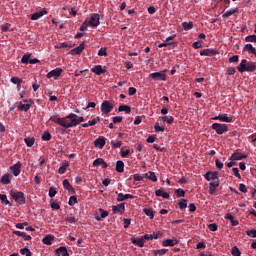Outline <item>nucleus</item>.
<instances>
[{
  "label": "nucleus",
  "mask_w": 256,
  "mask_h": 256,
  "mask_svg": "<svg viewBox=\"0 0 256 256\" xmlns=\"http://www.w3.org/2000/svg\"><path fill=\"white\" fill-rule=\"evenodd\" d=\"M163 121V123H167V125H173L175 123V118L173 116H162L159 117Z\"/></svg>",
  "instance_id": "c9c22d12"
},
{
  "label": "nucleus",
  "mask_w": 256,
  "mask_h": 256,
  "mask_svg": "<svg viewBox=\"0 0 256 256\" xmlns=\"http://www.w3.org/2000/svg\"><path fill=\"white\" fill-rule=\"evenodd\" d=\"M94 147L103 149L105 147V137H99L94 141Z\"/></svg>",
  "instance_id": "bb28decb"
},
{
  "label": "nucleus",
  "mask_w": 256,
  "mask_h": 256,
  "mask_svg": "<svg viewBox=\"0 0 256 256\" xmlns=\"http://www.w3.org/2000/svg\"><path fill=\"white\" fill-rule=\"evenodd\" d=\"M0 199L2 200V202L4 203V205H10L11 206V202L9 200H7V195L5 194H0Z\"/></svg>",
  "instance_id": "5fc2aeb1"
},
{
  "label": "nucleus",
  "mask_w": 256,
  "mask_h": 256,
  "mask_svg": "<svg viewBox=\"0 0 256 256\" xmlns=\"http://www.w3.org/2000/svg\"><path fill=\"white\" fill-rule=\"evenodd\" d=\"M88 25H90V27H99V25H101L98 13H93L91 15L90 20H88Z\"/></svg>",
  "instance_id": "9d476101"
},
{
  "label": "nucleus",
  "mask_w": 256,
  "mask_h": 256,
  "mask_svg": "<svg viewBox=\"0 0 256 256\" xmlns=\"http://www.w3.org/2000/svg\"><path fill=\"white\" fill-rule=\"evenodd\" d=\"M53 241H55V236L53 235H47L42 239L44 245H53Z\"/></svg>",
  "instance_id": "473e14b6"
},
{
  "label": "nucleus",
  "mask_w": 256,
  "mask_h": 256,
  "mask_svg": "<svg viewBox=\"0 0 256 256\" xmlns=\"http://www.w3.org/2000/svg\"><path fill=\"white\" fill-rule=\"evenodd\" d=\"M42 141H51V133L49 131H45L42 134Z\"/></svg>",
  "instance_id": "de8ad7c7"
},
{
  "label": "nucleus",
  "mask_w": 256,
  "mask_h": 256,
  "mask_svg": "<svg viewBox=\"0 0 256 256\" xmlns=\"http://www.w3.org/2000/svg\"><path fill=\"white\" fill-rule=\"evenodd\" d=\"M55 254L57 256H69V252L67 251V247L61 246L55 250Z\"/></svg>",
  "instance_id": "a878e982"
},
{
  "label": "nucleus",
  "mask_w": 256,
  "mask_h": 256,
  "mask_svg": "<svg viewBox=\"0 0 256 256\" xmlns=\"http://www.w3.org/2000/svg\"><path fill=\"white\" fill-rule=\"evenodd\" d=\"M165 73H167V69L160 72H153L149 77L152 81H167V75Z\"/></svg>",
  "instance_id": "39448f33"
},
{
  "label": "nucleus",
  "mask_w": 256,
  "mask_h": 256,
  "mask_svg": "<svg viewBox=\"0 0 256 256\" xmlns=\"http://www.w3.org/2000/svg\"><path fill=\"white\" fill-rule=\"evenodd\" d=\"M246 235H248V237H253V238H255V237H256V230H255V229L247 230V231H246Z\"/></svg>",
  "instance_id": "e2e57ef3"
},
{
  "label": "nucleus",
  "mask_w": 256,
  "mask_h": 256,
  "mask_svg": "<svg viewBox=\"0 0 256 256\" xmlns=\"http://www.w3.org/2000/svg\"><path fill=\"white\" fill-rule=\"evenodd\" d=\"M75 203H77V197L76 196H71L69 198L68 205H70V207H73V205H75Z\"/></svg>",
  "instance_id": "bf43d9fd"
},
{
  "label": "nucleus",
  "mask_w": 256,
  "mask_h": 256,
  "mask_svg": "<svg viewBox=\"0 0 256 256\" xmlns=\"http://www.w3.org/2000/svg\"><path fill=\"white\" fill-rule=\"evenodd\" d=\"M208 229H209L210 231H217L218 226H217V224L212 223V224H209V225H208Z\"/></svg>",
  "instance_id": "774afa93"
},
{
  "label": "nucleus",
  "mask_w": 256,
  "mask_h": 256,
  "mask_svg": "<svg viewBox=\"0 0 256 256\" xmlns=\"http://www.w3.org/2000/svg\"><path fill=\"white\" fill-rule=\"evenodd\" d=\"M100 165L102 166V169H107V167H108L107 162H105V160H103V158L95 159L93 162V167H100Z\"/></svg>",
  "instance_id": "4be33fe9"
},
{
  "label": "nucleus",
  "mask_w": 256,
  "mask_h": 256,
  "mask_svg": "<svg viewBox=\"0 0 256 256\" xmlns=\"http://www.w3.org/2000/svg\"><path fill=\"white\" fill-rule=\"evenodd\" d=\"M21 167H23V163L18 161L14 165L10 166L9 170L11 171L12 175H14V177H19V175H21Z\"/></svg>",
  "instance_id": "1a4fd4ad"
},
{
  "label": "nucleus",
  "mask_w": 256,
  "mask_h": 256,
  "mask_svg": "<svg viewBox=\"0 0 256 256\" xmlns=\"http://www.w3.org/2000/svg\"><path fill=\"white\" fill-rule=\"evenodd\" d=\"M145 238L141 237V238H132L131 239V243H133V245H136V247H145Z\"/></svg>",
  "instance_id": "b1692460"
},
{
  "label": "nucleus",
  "mask_w": 256,
  "mask_h": 256,
  "mask_svg": "<svg viewBox=\"0 0 256 256\" xmlns=\"http://www.w3.org/2000/svg\"><path fill=\"white\" fill-rule=\"evenodd\" d=\"M49 121L56 123V125H60L63 129H70L71 127H77L80 123L85 122V118L83 116H78L75 113H70L63 118L59 117V115L51 116Z\"/></svg>",
  "instance_id": "f257e3e1"
},
{
  "label": "nucleus",
  "mask_w": 256,
  "mask_h": 256,
  "mask_svg": "<svg viewBox=\"0 0 256 256\" xmlns=\"http://www.w3.org/2000/svg\"><path fill=\"white\" fill-rule=\"evenodd\" d=\"M116 171L117 173H123V171H125V163H123V161L118 160L116 162Z\"/></svg>",
  "instance_id": "4c0bfd02"
},
{
  "label": "nucleus",
  "mask_w": 256,
  "mask_h": 256,
  "mask_svg": "<svg viewBox=\"0 0 256 256\" xmlns=\"http://www.w3.org/2000/svg\"><path fill=\"white\" fill-rule=\"evenodd\" d=\"M176 197H185V190L183 189H176L175 190Z\"/></svg>",
  "instance_id": "4d7b16f0"
},
{
  "label": "nucleus",
  "mask_w": 256,
  "mask_h": 256,
  "mask_svg": "<svg viewBox=\"0 0 256 256\" xmlns=\"http://www.w3.org/2000/svg\"><path fill=\"white\" fill-rule=\"evenodd\" d=\"M169 251L168 249H159V250H153V255H165Z\"/></svg>",
  "instance_id": "49530a36"
},
{
  "label": "nucleus",
  "mask_w": 256,
  "mask_h": 256,
  "mask_svg": "<svg viewBox=\"0 0 256 256\" xmlns=\"http://www.w3.org/2000/svg\"><path fill=\"white\" fill-rule=\"evenodd\" d=\"M161 237V232H153L152 234H145L144 235V239H146V241H153V239H158Z\"/></svg>",
  "instance_id": "5701e85b"
},
{
  "label": "nucleus",
  "mask_w": 256,
  "mask_h": 256,
  "mask_svg": "<svg viewBox=\"0 0 256 256\" xmlns=\"http://www.w3.org/2000/svg\"><path fill=\"white\" fill-rule=\"evenodd\" d=\"M114 107H115V102L104 100L101 104L100 109L103 115H109V113L113 111Z\"/></svg>",
  "instance_id": "20e7f679"
},
{
  "label": "nucleus",
  "mask_w": 256,
  "mask_h": 256,
  "mask_svg": "<svg viewBox=\"0 0 256 256\" xmlns=\"http://www.w3.org/2000/svg\"><path fill=\"white\" fill-rule=\"evenodd\" d=\"M129 153H131V151L129 149H126L125 147H123L121 149L120 155L121 157L125 158L129 156Z\"/></svg>",
  "instance_id": "3c124183"
},
{
  "label": "nucleus",
  "mask_w": 256,
  "mask_h": 256,
  "mask_svg": "<svg viewBox=\"0 0 256 256\" xmlns=\"http://www.w3.org/2000/svg\"><path fill=\"white\" fill-rule=\"evenodd\" d=\"M98 211L100 213V216H99V214L95 215L96 221H102V219H106V217H109V212L108 211L103 210L102 208H99Z\"/></svg>",
  "instance_id": "aec40b11"
},
{
  "label": "nucleus",
  "mask_w": 256,
  "mask_h": 256,
  "mask_svg": "<svg viewBox=\"0 0 256 256\" xmlns=\"http://www.w3.org/2000/svg\"><path fill=\"white\" fill-rule=\"evenodd\" d=\"M13 181V174L11 173H5L1 178H0V183L1 185H9Z\"/></svg>",
  "instance_id": "4468645a"
},
{
  "label": "nucleus",
  "mask_w": 256,
  "mask_h": 256,
  "mask_svg": "<svg viewBox=\"0 0 256 256\" xmlns=\"http://www.w3.org/2000/svg\"><path fill=\"white\" fill-rule=\"evenodd\" d=\"M143 213L149 217V219H154L155 218V211H153V208H143Z\"/></svg>",
  "instance_id": "e433bc0d"
},
{
  "label": "nucleus",
  "mask_w": 256,
  "mask_h": 256,
  "mask_svg": "<svg viewBox=\"0 0 256 256\" xmlns=\"http://www.w3.org/2000/svg\"><path fill=\"white\" fill-rule=\"evenodd\" d=\"M211 129L216 131L217 135H223V133H227V131H229V126H227V124L213 123Z\"/></svg>",
  "instance_id": "423d86ee"
},
{
  "label": "nucleus",
  "mask_w": 256,
  "mask_h": 256,
  "mask_svg": "<svg viewBox=\"0 0 256 256\" xmlns=\"http://www.w3.org/2000/svg\"><path fill=\"white\" fill-rule=\"evenodd\" d=\"M175 39V35L169 36L165 42L158 45L159 49H163V47H170V45H173V41Z\"/></svg>",
  "instance_id": "393cba45"
},
{
  "label": "nucleus",
  "mask_w": 256,
  "mask_h": 256,
  "mask_svg": "<svg viewBox=\"0 0 256 256\" xmlns=\"http://www.w3.org/2000/svg\"><path fill=\"white\" fill-rule=\"evenodd\" d=\"M179 241L177 239H166L162 242L163 247H175Z\"/></svg>",
  "instance_id": "cd10ccee"
},
{
  "label": "nucleus",
  "mask_w": 256,
  "mask_h": 256,
  "mask_svg": "<svg viewBox=\"0 0 256 256\" xmlns=\"http://www.w3.org/2000/svg\"><path fill=\"white\" fill-rule=\"evenodd\" d=\"M85 51V42H82L78 47L72 49L69 54L70 55H81Z\"/></svg>",
  "instance_id": "2eb2a0df"
},
{
  "label": "nucleus",
  "mask_w": 256,
  "mask_h": 256,
  "mask_svg": "<svg viewBox=\"0 0 256 256\" xmlns=\"http://www.w3.org/2000/svg\"><path fill=\"white\" fill-rule=\"evenodd\" d=\"M247 157H249V155L247 154H243L241 152H239V150H236L229 158V161H241L243 159H247Z\"/></svg>",
  "instance_id": "9b49d317"
},
{
  "label": "nucleus",
  "mask_w": 256,
  "mask_h": 256,
  "mask_svg": "<svg viewBox=\"0 0 256 256\" xmlns=\"http://www.w3.org/2000/svg\"><path fill=\"white\" fill-rule=\"evenodd\" d=\"M233 256H241V251L237 246H234L231 250Z\"/></svg>",
  "instance_id": "864d4df0"
},
{
  "label": "nucleus",
  "mask_w": 256,
  "mask_h": 256,
  "mask_svg": "<svg viewBox=\"0 0 256 256\" xmlns=\"http://www.w3.org/2000/svg\"><path fill=\"white\" fill-rule=\"evenodd\" d=\"M67 167H69V162H64V163L61 165V167L58 169L59 175L65 174V172L67 171Z\"/></svg>",
  "instance_id": "ea45409f"
},
{
  "label": "nucleus",
  "mask_w": 256,
  "mask_h": 256,
  "mask_svg": "<svg viewBox=\"0 0 256 256\" xmlns=\"http://www.w3.org/2000/svg\"><path fill=\"white\" fill-rule=\"evenodd\" d=\"M219 121L224 123H233V117L228 116L227 114H219Z\"/></svg>",
  "instance_id": "72a5a7b5"
},
{
  "label": "nucleus",
  "mask_w": 256,
  "mask_h": 256,
  "mask_svg": "<svg viewBox=\"0 0 256 256\" xmlns=\"http://www.w3.org/2000/svg\"><path fill=\"white\" fill-rule=\"evenodd\" d=\"M225 219H228V221H230L232 227H237V225H239V221L235 220V217L231 213H227L225 215Z\"/></svg>",
  "instance_id": "7c9ffc66"
},
{
  "label": "nucleus",
  "mask_w": 256,
  "mask_h": 256,
  "mask_svg": "<svg viewBox=\"0 0 256 256\" xmlns=\"http://www.w3.org/2000/svg\"><path fill=\"white\" fill-rule=\"evenodd\" d=\"M30 58L31 55L25 54L24 56H22L21 63H23L24 65H28Z\"/></svg>",
  "instance_id": "09e8293b"
},
{
  "label": "nucleus",
  "mask_w": 256,
  "mask_h": 256,
  "mask_svg": "<svg viewBox=\"0 0 256 256\" xmlns=\"http://www.w3.org/2000/svg\"><path fill=\"white\" fill-rule=\"evenodd\" d=\"M23 103H26V104H23ZM23 103L20 102L18 103V110L19 111H29V109H31V107H33V100L32 99H26V100H23Z\"/></svg>",
  "instance_id": "6e6552de"
},
{
  "label": "nucleus",
  "mask_w": 256,
  "mask_h": 256,
  "mask_svg": "<svg viewBox=\"0 0 256 256\" xmlns=\"http://www.w3.org/2000/svg\"><path fill=\"white\" fill-rule=\"evenodd\" d=\"M204 178L206 181H211L210 183H218L220 185L219 181V172L218 171H208L205 175Z\"/></svg>",
  "instance_id": "0eeeda50"
},
{
  "label": "nucleus",
  "mask_w": 256,
  "mask_h": 256,
  "mask_svg": "<svg viewBox=\"0 0 256 256\" xmlns=\"http://www.w3.org/2000/svg\"><path fill=\"white\" fill-rule=\"evenodd\" d=\"M24 143L27 145V147H32L35 145V138H25Z\"/></svg>",
  "instance_id": "a18cd8bd"
},
{
  "label": "nucleus",
  "mask_w": 256,
  "mask_h": 256,
  "mask_svg": "<svg viewBox=\"0 0 256 256\" xmlns=\"http://www.w3.org/2000/svg\"><path fill=\"white\" fill-rule=\"evenodd\" d=\"M57 195V190L53 187L49 188V197H55Z\"/></svg>",
  "instance_id": "0e129e2a"
},
{
  "label": "nucleus",
  "mask_w": 256,
  "mask_h": 256,
  "mask_svg": "<svg viewBox=\"0 0 256 256\" xmlns=\"http://www.w3.org/2000/svg\"><path fill=\"white\" fill-rule=\"evenodd\" d=\"M201 57H214V55H219V52L213 48H207L200 51Z\"/></svg>",
  "instance_id": "f8f14e48"
},
{
  "label": "nucleus",
  "mask_w": 256,
  "mask_h": 256,
  "mask_svg": "<svg viewBox=\"0 0 256 256\" xmlns=\"http://www.w3.org/2000/svg\"><path fill=\"white\" fill-rule=\"evenodd\" d=\"M154 131L155 133H163L165 131V128L159 125V122H156L154 125Z\"/></svg>",
  "instance_id": "c03bdc74"
},
{
  "label": "nucleus",
  "mask_w": 256,
  "mask_h": 256,
  "mask_svg": "<svg viewBox=\"0 0 256 256\" xmlns=\"http://www.w3.org/2000/svg\"><path fill=\"white\" fill-rule=\"evenodd\" d=\"M112 211L114 215H117V213H121V214L125 213V203H120L116 206H113Z\"/></svg>",
  "instance_id": "a211bd4d"
},
{
  "label": "nucleus",
  "mask_w": 256,
  "mask_h": 256,
  "mask_svg": "<svg viewBox=\"0 0 256 256\" xmlns=\"http://www.w3.org/2000/svg\"><path fill=\"white\" fill-rule=\"evenodd\" d=\"M63 73V69L61 68H55L52 71H50L46 77L47 79H51L54 77V79H57L58 77H61V74Z\"/></svg>",
  "instance_id": "ddd939ff"
},
{
  "label": "nucleus",
  "mask_w": 256,
  "mask_h": 256,
  "mask_svg": "<svg viewBox=\"0 0 256 256\" xmlns=\"http://www.w3.org/2000/svg\"><path fill=\"white\" fill-rule=\"evenodd\" d=\"M10 197H12V199H14V201L19 205H25V203H27V200L25 199V193L22 191H11Z\"/></svg>",
  "instance_id": "7ed1b4c3"
},
{
  "label": "nucleus",
  "mask_w": 256,
  "mask_h": 256,
  "mask_svg": "<svg viewBox=\"0 0 256 256\" xmlns=\"http://www.w3.org/2000/svg\"><path fill=\"white\" fill-rule=\"evenodd\" d=\"M116 195H118L117 197L118 202L127 201V199H135V196L131 194H123V193L116 192Z\"/></svg>",
  "instance_id": "6ab92c4d"
},
{
  "label": "nucleus",
  "mask_w": 256,
  "mask_h": 256,
  "mask_svg": "<svg viewBox=\"0 0 256 256\" xmlns=\"http://www.w3.org/2000/svg\"><path fill=\"white\" fill-rule=\"evenodd\" d=\"M239 73H253L256 71V64L255 62L247 61V59H242L240 64L237 66Z\"/></svg>",
  "instance_id": "f03ea898"
},
{
  "label": "nucleus",
  "mask_w": 256,
  "mask_h": 256,
  "mask_svg": "<svg viewBox=\"0 0 256 256\" xmlns=\"http://www.w3.org/2000/svg\"><path fill=\"white\" fill-rule=\"evenodd\" d=\"M179 209H187V199H182V201L178 202Z\"/></svg>",
  "instance_id": "603ef678"
},
{
  "label": "nucleus",
  "mask_w": 256,
  "mask_h": 256,
  "mask_svg": "<svg viewBox=\"0 0 256 256\" xmlns=\"http://www.w3.org/2000/svg\"><path fill=\"white\" fill-rule=\"evenodd\" d=\"M62 185L64 189H66V191H68L69 193H75V188L71 186V183H69V180L67 179L63 180Z\"/></svg>",
  "instance_id": "c756f323"
},
{
  "label": "nucleus",
  "mask_w": 256,
  "mask_h": 256,
  "mask_svg": "<svg viewBox=\"0 0 256 256\" xmlns=\"http://www.w3.org/2000/svg\"><path fill=\"white\" fill-rule=\"evenodd\" d=\"M10 81L14 85H18V87L21 85V83H23V80L19 79L18 77H12Z\"/></svg>",
  "instance_id": "8fccbe9b"
},
{
  "label": "nucleus",
  "mask_w": 256,
  "mask_h": 256,
  "mask_svg": "<svg viewBox=\"0 0 256 256\" xmlns=\"http://www.w3.org/2000/svg\"><path fill=\"white\" fill-rule=\"evenodd\" d=\"M91 71L95 73V75H105V73H107V69L103 68L101 65L94 66Z\"/></svg>",
  "instance_id": "f3484780"
},
{
  "label": "nucleus",
  "mask_w": 256,
  "mask_h": 256,
  "mask_svg": "<svg viewBox=\"0 0 256 256\" xmlns=\"http://www.w3.org/2000/svg\"><path fill=\"white\" fill-rule=\"evenodd\" d=\"M99 121H101V119L99 118V116H97L96 118L88 121L87 123L82 124V127H93L94 125H97V123H99Z\"/></svg>",
  "instance_id": "2f4dec72"
},
{
  "label": "nucleus",
  "mask_w": 256,
  "mask_h": 256,
  "mask_svg": "<svg viewBox=\"0 0 256 256\" xmlns=\"http://www.w3.org/2000/svg\"><path fill=\"white\" fill-rule=\"evenodd\" d=\"M157 139V135H150L146 141L147 143H155V140Z\"/></svg>",
  "instance_id": "69168bd1"
},
{
  "label": "nucleus",
  "mask_w": 256,
  "mask_h": 256,
  "mask_svg": "<svg viewBox=\"0 0 256 256\" xmlns=\"http://www.w3.org/2000/svg\"><path fill=\"white\" fill-rule=\"evenodd\" d=\"M11 28V24L6 23L1 26L2 31L7 32Z\"/></svg>",
  "instance_id": "338daca9"
},
{
  "label": "nucleus",
  "mask_w": 256,
  "mask_h": 256,
  "mask_svg": "<svg viewBox=\"0 0 256 256\" xmlns=\"http://www.w3.org/2000/svg\"><path fill=\"white\" fill-rule=\"evenodd\" d=\"M182 27L184 31H191L193 29V22H183Z\"/></svg>",
  "instance_id": "79ce46f5"
},
{
  "label": "nucleus",
  "mask_w": 256,
  "mask_h": 256,
  "mask_svg": "<svg viewBox=\"0 0 256 256\" xmlns=\"http://www.w3.org/2000/svg\"><path fill=\"white\" fill-rule=\"evenodd\" d=\"M43 15H47V10L42 9L40 12H35L34 14L31 15V21H37L43 17Z\"/></svg>",
  "instance_id": "412c9836"
},
{
  "label": "nucleus",
  "mask_w": 256,
  "mask_h": 256,
  "mask_svg": "<svg viewBox=\"0 0 256 256\" xmlns=\"http://www.w3.org/2000/svg\"><path fill=\"white\" fill-rule=\"evenodd\" d=\"M20 253H21V255H26V256H31V255H33V254L31 253V250H29L28 248H22V249L20 250Z\"/></svg>",
  "instance_id": "6e6d98bb"
},
{
  "label": "nucleus",
  "mask_w": 256,
  "mask_h": 256,
  "mask_svg": "<svg viewBox=\"0 0 256 256\" xmlns=\"http://www.w3.org/2000/svg\"><path fill=\"white\" fill-rule=\"evenodd\" d=\"M144 177L149 179V181H153V183H157V175L155 172L149 171L148 173L144 174Z\"/></svg>",
  "instance_id": "f704fd0d"
},
{
  "label": "nucleus",
  "mask_w": 256,
  "mask_h": 256,
  "mask_svg": "<svg viewBox=\"0 0 256 256\" xmlns=\"http://www.w3.org/2000/svg\"><path fill=\"white\" fill-rule=\"evenodd\" d=\"M111 145L114 149H120L121 145H123V142L122 141H117V142L112 141Z\"/></svg>",
  "instance_id": "052dcab7"
},
{
  "label": "nucleus",
  "mask_w": 256,
  "mask_h": 256,
  "mask_svg": "<svg viewBox=\"0 0 256 256\" xmlns=\"http://www.w3.org/2000/svg\"><path fill=\"white\" fill-rule=\"evenodd\" d=\"M89 22H88V20H86V21H84L83 23H82V25L80 26V31H87V28L89 27Z\"/></svg>",
  "instance_id": "680f3d73"
},
{
  "label": "nucleus",
  "mask_w": 256,
  "mask_h": 256,
  "mask_svg": "<svg viewBox=\"0 0 256 256\" xmlns=\"http://www.w3.org/2000/svg\"><path fill=\"white\" fill-rule=\"evenodd\" d=\"M243 51L250 53L256 57V48L253 47V44H246L243 48Z\"/></svg>",
  "instance_id": "c85d7f7f"
},
{
  "label": "nucleus",
  "mask_w": 256,
  "mask_h": 256,
  "mask_svg": "<svg viewBox=\"0 0 256 256\" xmlns=\"http://www.w3.org/2000/svg\"><path fill=\"white\" fill-rule=\"evenodd\" d=\"M217 187H219L218 182H210L209 183V193H210V195L215 194V191H217Z\"/></svg>",
  "instance_id": "58836bf2"
},
{
  "label": "nucleus",
  "mask_w": 256,
  "mask_h": 256,
  "mask_svg": "<svg viewBox=\"0 0 256 256\" xmlns=\"http://www.w3.org/2000/svg\"><path fill=\"white\" fill-rule=\"evenodd\" d=\"M119 113L126 112L127 114L131 113V106L128 105H120L118 108Z\"/></svg>",
  "instance_id": "a19ab883"
},
{
  "label": "nucleus",
  "mask_w": 256,
  "mask_h": 256,
  "mask_svg": "<svg viewBox=\"0 0 256 256\" xmlns=\"http://www.w3.org/2000/svg\"><path fill=\"white\" fill-rule=\"evenodd\" d=\"M235 13H239V8H231L227 11L223 10L222 17L223 19H229L231 15H235Z\"/></svg>",
  "instance_id": "dca6fc26"
},
{
  "label": "nucleus",
  "mask_w": 256,
  "mask_h": 256,
  "mask_svg": "<svg viewBox=\"0 0 256 256\" xmlns=\"http://www.w3.org/2000/svg\"><path fill=\"white\" fill-rule=\"evenodd\" d=\"M245 42L246 43H256V35L252 34V35H248L245 37Z\"/></svg>",
  "instance_id": "37998d69"
},
{
  "label": "nucleus",
  "mask_w": 256,
  "mask_h": 256,
  "mask_svg": "<svg viewBox=\"0 0 256 256\" xmlns=\"http://www.w3.org/2000/svg\"><path fill=\"white\" fill-rule=\"evenodd\" d=\"M193 49H201L203 47V41H196L192 44Z\"/></svg>",
  "instance_id": "13d9d810"
}]
</instances>
